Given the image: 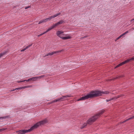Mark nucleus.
Masks as SVG:
<instances>
[{
  "label": "nucleus",
  "mask_w": 134,
  "mask_h": 134,
  "mask_svg": "<svg viewBox=\"0 0 134 134\" xmlns=\"http://www.w3.org/2000/svg\"><path fill=\"white\" fill-rule=\"evenodd\" d=\"M109 92L107 91H97L96 92H91L85 96L82 97L78 100L77 101L84 100L89 98L99 96L103 94H108Z\"/></svg>",
  "instance_id": "nucleus-1"
},
{
  "label": "nucleus",
  "mask_w": 134,
  "mask_h": 134,
  "mask_svg": "<svg viewBox=\"0 0 134 134\" xmlns=\"http://www.w3.org/2000/svg\"><path fill=\"white\" fill-rule=\"evenodd\" d=\"M87 37V36H85L84 37H81V38H86Z\"/></svg>",
  "instance_id": "nucleus-26"
},
{
  "label": "nucleus",
  "mask_w": 134,
  "mask_h": 134,
  "mask_svg": "<svg viewBox=\"0 0 134 134\" xmlns=\"http://www.w3.org/2000/svg\"><path fill=\"white\" fill-rule=\"evenodd\" d=\"M63 32L61 31H58L57 32V35L58 36H59L60 38V37H61L60 36V35L61 34H63Z\"/></svg>",
  "instance_id": "nucleus-10"
},
{
  "label": "nucleus",
  "mask_w": 134,
  "mask_h": 134,
  "mask_svg": "<svg viewBox=\"0 0 134 134\" xmlns=\"http://www.w3.org/2000/svg\"><path fill=\"white\" fill-rule=\"evenodd\" d=\"M70 95H66L64 96H63L62 97L56 99V101H63L65 100V99L67 97H71Z\"/></svg>",
  "instance_id": "nucleus-6"
},
{
  "label": "nucleus",
  "mask_w": 134,
  "mask_h": 134,
  "mask_svg": "<svg viewBox=\"0 0 134 134\" xmlns=\"http://www.w3.org/2000/svg\"><path fill=\"white\" fill-rule=\"evenodd\" d=\"M18 82V83H20V82H23V81H17V82Z\"/></svg>",
  "instance_id": "nucleus-34"
},
{
  "label": "nucleus",
  "mask_w": 134,
  "mask_h": 134,
  "mask_svg": "<svg viewBox=\"0 0 134 134\" xmlns=\"http://www.w3.org/2000/svg\"><path fill=\"white\" fill-rule=\"evenodd\" d=\"M87 124L84 123L82 125L81 127V129H82L83 128H84L87 125Z\"/></svg>",
  "instance_id": "nucleus-17"
},
{
  "label": "nucleus",
  "mask_w": 134,
  "mask_h": 134,
  "mask_svg": "<svg viewBox=\"0 0 134 134\" xmlns=\"http://www.w3.org/2000/svg\"><path fill=\"white\" fill-rule=\"evenodd\" d=\"M132 29H133V30H134V27L132 28Z\"/></svg>",
  "instance_id": "nucleus-39"
},
{
  "label": "nucleus",
  "mask_w": 134,
  "mask_h": 134,
  "mask_svg": "<svg viewBox=\"0 0 134 134\" xmlns=\"http://www.w3.org/2000/svg\"><path fill=\"white\" fill-rule=\"evenodd\" d=\"M106 100L107 102H108L109 101V100L108 99H106Z\"/></svg>",
  "instance_id": "nucleus-37"
},
{
  "label": "nucleus",
  "mask_w": 134,
  "mask_h": 134,
  "mask_svg": "<svg viewBox=\"0 0 134 134\" xmlns=\"http://www.w3.org/2000/svg\"><path fill=\"white\" fill-rule=\"evenodd\" d=\"M121 77V76H118V77H116L114 79H118V78H119L120 77Z\"/></svg>",
  "instance_id": "nucleus-28"
},
{
  "label": "nucleus",
  "mask_w": 134,
  "mask_h": 134,
  "mask_svg": "<svg viewBox=\"0 0 134 134\" xmlns=\"http://www.w3.org/2000/svg\"><path fill=\"white\" fill-rule=\"evenodd\" d=\"M128 32V31H126L125 32L123 33L122 34L123 36H124Z\"/></svg>",
  "instance_id": "nucleus-23"
},
{
  "label": "nucleus",
  "mask_w": 134,
  "mask_h": 134,
  "mask_svg": "<svg viewBox=\"0 0 134 134\" xmlns=\"http://www.w3.org/2000/svg\"><path fill=\"white\" fill-rule=\"evenodd\" d=\"M26 49H25V48L22 49L21 51V52H23L24 51H25V50H26Z\"/></svg>",
  "instance_id": "nucleus-29"
},
{
  "label": "nucleus",
  "mask_w": 134,
  "mask_h": 134,
  "mask_svg": "<svg viewBox=\"0 0 134 134\" xmlns=\"http://www.w3.org/2000/svg\"><path fill=\"white\" fill-rule=\"evenodd\" d=\"M31 80H32V79L31 78H30V79H29L27 80V81H30Z\"/></svg>",
  "instance_id": "nucleus-30"
},
{
  "label": "nucleus",
  "mask_w": 134,
  "mask_h": 134,
  "mask_svg": "<svg viewBox=\"0 0 134 134\" xmlns=\"http://www.w3.org/2000/svg\"><path fill=\"white\" fill-rule=\"evenodd\" d=\"M25 7V9H27L28 8H29V7Z\"/></svg>",
  "instance_id": "nucleus-36"
},
{
  "label": "nucleus",
  "mask_w": 134,
  "mask_h": 134,
  "mask_svg": "<svg viewBox=\"0 0 134 134\" xmlns=\"http://www.w3.org/2000/svg\"><path fill=\"white\" fill-rule=\"evenodd\" d=\"M134 60V56L131 58L127 59V60H126V61H127V63H128L130 61H132Z\"/></svg>",
  "instance_id": "nucleus-13"
},
{
  "label": "nucleus",
  "mask_w": 134,
  "mask_h": 134,
  "mask_svg": "<svg viewBox=\"0 0 134 134\" xmlns=\"http://www.w3.org/2000/svg\"><path fill=\"white\" fill-rule=\"evenodd\" d=\"M127 63V62L126 61V60H125V61L122 62L121 63L119 64H118V65L116 66L115 67V68H117L118 67H119L120 66H121L122 65Z\"/></svg>",
  "instance_id": "nucleus-9"
},
{
  "label": "nucleus",
  "mask_w": 134,
  "mask_h": 134,
  "mask_svg": "<svg viewBox=\"0 0 134 134\" xmlns=\"http://www.w3.org/2000/svg\"><path fill=\"white\" fill-rule=\"evenodd\" d=\"M64 22V21L63 20H61L59 22L55 23L54 24H53L54 27H56L59 24H62Z\"/></svg>",
  "instance_id": "nucleus-8"
},
{
  "label": "nucleus",
  "mask_w": 134,
  "mask_h": 134,
  "mask_svg": "<svg viewBox=\"0 0 134 134\" xmlns=\"http://www.w3.org/2000/svg\"><path fill=\"white\" fill-rule=\"evenodd\" d=\"M63 51L62 50H61L60 51H55L51 53H49L47 54H46L45 55V56L44 57H45L46 56H49V55H52L54 54H57L58 53H59L60 52H61Z\"/></svg>",
  "instance_id": "nucleus-5"
},
{
  "label": "nucleus",
  "mask_w": 134,
  "mask_h": 134,
  "mask_svg": "<svg viewBox=\"0 0 134 134\" xmlns=\"http://www.w3.org/2000/svg\"><path fill=\"white\" fill-rule=\"evenodd\" d=\"M25 81H27V80H26L22 81H23V82H24Z\"/></svg>",
  "instance_id": "nucleus-35"
},
{
  "label": "nucleus",
  "mask_w": 134,
  "mask_h": 134,
  "mask_svg": "<svg viewBox=\"0 0 134 134\" xmlns=\"http://www.w3.org/2000/svg\"><path fill=\"white\" fill-rule=\"evenodd\" d=\"M104 110H102L96 115L91 118L88 120L87 124L89 125L92 124L101 115H102L104 113Z\"/></svg>",
  "instance_id": "nucleus-3"
},
{
  "label": "nucleus",
  "mask_w": 134,
  "mask_h": 134,
  "mask_svg": "<svg viewBox=\"0 0 134 134\" xmlns=\"http://www.w3.org/2000/svg\"><path fill=\"white\" fill-rule=\"evenodd\" d=\"M47 122V120H44L38 122L35 124L30 129L28 130H21L16 131V132L18 134H24L26 133L31 131L32 130L37 128L40 126L43 125Z\"/></svg>",
  "instance_id": "nucleus-2"
},
{
  "label": "nucleus",
  "mask_w": 134,
  "mask_h": 134,
  "mask_svg": "<svg viewBox=\"0 0 134 134\" xmlns=\"http://www.w3.org/2000/svg\"><path fill=\"white\" fill-rule=\"evenodd\" d=\"M5 129H4V128L0 129V132L4 130Z\"/></svg>",
  "instance_id": "nucleus-24"
},
{
  "label": "nucleus",
  "mask_w": 134,
  "mask_h": 134,
  "mask_svg": "<svg viewBox=\"0 0 134 134\" xmlns=\"http://www.w3.org/2000/svg\"><path fill=\"white\" fill-rule=\"evenodd\" d=\"M26 88H30L32 87L31 86H26Z\"/></svg>",
  "instance_id": "nucleus-25"
},
{
  "label": "nucleus",
  "mask_w": 134,
  "mask_h": 134,
  "mask_svg": "<svg viewBox=\"0 0 134 134\" xmlns=\"http://www.w3.org/2000/svg\"><path fill=\"white\" fill-rule=\"evenodd\" d=\"M45 34V33L44 32L43 33L41 34H40L39 35H38V37H40V36H41L42 35H43V34Z\"/></svg>",
  "instance_id": "nucleus-22"
},
{
  "label": "nucleus",
  "mask_w": 134,
  "mask_h": 134,
  "mask_svg": "<svg viewBox=\"0 0 134 134\" xmlns=\"http://www.w3.org/2000/svg\"><path fill=\"white\" fill-rule=\"evenodd\" d=\"M60 38H62L63 40H66L70 38V36H67L64 37H60Z\"/></svg>",
  "instance_id": "nucleus-14"
},
{
  "label": "nucleus",
  "mask_w": 134,
  "mask_h": 134,
  "mask_svg": "<svg viewBox=\"0 0 134 134\" xmlns=\"http://www.w3.org/2000/svg\"><path fill=\"white\" fill-rule=\"evenodd\" d=\"M55 28V27H54L53 25L51 27H50V28H49V29H48L46 31L44 32L46 34L49 31H50L53 29Z\"/></svg>",
  "instance_id": "nucleus-12"
},
{
  "label": "nucleus",
  "mask_w": 134,
  "mask_h": 134,
  "mask_svg": "<svg viewBox=\"0 0 134 134\" xmlns=\"http://www.w3.org/2000/svg\"><path fill=\"white\" fill-rule=\"evenodd\" d=\"M134 119V115L133 116H132V117H131L128 118V119H127L126 120L124 121H123L120 122V123H124V122H125L126 121H128V120H130L132 119Z\"/></svg>",
  "instance_id": "nucleus-11"
},
{
  "label": "nucleus",
  "mask_w": 134,
  "mask_h": 134,
  "mask_svg": "<svg viewBox=\"0 0 134 134\" xmlns=\"http://www.w3.org/2000/svg\"><path fill=\"white\" fill-rule=\"evenodd\" d=\"M9 117V116H3V117H0V119H4L7 118H8Z\"/></svg>",
  "instance_id": "nucleus-15"
},
{
  "label": "nucleus",
  "mask_w": 134,
  "mask_h": 134,
  "mask_svg": "<svg viewBox=\"0 0 134 134\" xmlns=\"http://www.w3.org/2000/svg\"><path fill=\"white\" fill-rule=\"evenodd\" d=\"M114 99V97L112 98H110L108 100H109V101H110L111 100L113 99Z\"/></svg>",
  "instance_id": "nucleus-31"
},
{
  "label": "nucleus",
  "mask_w": 134,
  "mask_h": 134,
  "mask_svg": "<svg viewBox=\"0 0 134 134\" xmlns=\"http://www.w3.org/2000/svg\"><path fill=\"white\" fill-rule=\"evenodd\" d=\"M124 36L122 34L120 36H119V37H118V38H117L115 40V41H117L118 40L120 39L121 38H122V37L123 36Z\"/></svg>",
  "instance_id": "nucleus-16"
},
{
  "label": "nucleus",
  "mask_w": 134,
  "mask_h": 134,
  "mask_svg": "<svg viewBox=\"0 0 134 134\" xmlns=\"http://www.w3.org/2000/svg\"><path fill=\"white\" fill-rule=\"evenodd\" d=\"M123 96V95H122V94H121V95H118L117 96H116L115 97H114V99H117L118 98H119L120 97H122Z\"/></svg>",
  "instance_id": "nucleus-19"
},
{
  "label": "nucleus",
  "mask_w": 134,
  "mask_h": 134,
  "mask_svg": "<svg viewBox=\"0 0 134 134\" xmlns=\"http://www.w3.org/2000/svg\"><path fill=\"white\" fill-rule=\"evenodd\" d=\"M16 88L15 89H13V90H11L10 91H14L16 90H17V89H16Z\"/></svg>",
  "instance_id": "nucleus-33"
},
{
  "label": "nucleus",
  "mask_w": 134,
  "mask_h": 134,
  "mask_svg": "<svg viewBox=\"0 0 134 134\" xmlns=\"http://www.w3.org/2000/svg\"><path fill=\"white\" fill-rule=\"evenodd\" d=\"M32 45V44H30V45H29L27 46L26 47H25V49H27L29 48V47H30Z\"/></svg>",
  "instance_id": "nucleus-20"
},
{
  "label": "nucleus",
  "mask_w": 134,
  "mask_h": 134,
  "mask_svg": "<svg viewBox=\"0 0 134 134\" xmlns=\"http://www.w3.org/2000/svg\"><path fill=\"white\" fill-rule=\"evenodd\" d=\"M25 88H26V86H24L23 87H21L19 88H16V89L17 90H19V89H21L23 88V89H25Z\"/></svg>",
  "instance_id": "nucleus-18"
},
{
  "label": "nucleus",
  "mask_w": 134,
  "mask_h": 134,
  "mask_svg": "<svg viewBox=\"0 0 134 134\" xmlns=\"http://www.w3.org/2000/svg\"><path fill=\"white\" fill-rule=\"evenodd\" d=\"M56 99L55 100H53L51 102V103H54V102H57V101H56Z\"/></svg>",
  "instance_id": "nucleus-27"
},
{
  "label": "nucleus",
  "mask_w": 134,
  "mask_h": 134,
  "mask_svg": "<svg viewBox=\"0 0 134 134\" xmlns=\"http://www.w3.org/2000/svg\"><path fill=\"white\" fill-rule=\"evenodd\" d=\"M133 20H134V18L132 20H131V22H132L133 21Z\"/></svg>",
  "instance_id": "nucleus-38"
},
{
  "label": "nucleus",
  "mask_w": 134,
  "mask_h": 134,
  "mask_svg": "<svg viewBox=\"0 0 134 134\" xmlns=\"http://www.w3.org/2000/svg\"><path fill=\"white\" fill-rule=\"evenodd\" d=\"M5 53H1L0 54V58L2 56L4 55Z\"/></svg>",
  "instance_id": "nucleus-21"
},
{
  "label": "nucleus",
  "mask_w": 134,
  "mask_h": 134,
  "mask_svg": "<svg viewBox=\"0 0 134 134\" xmlns=\"http://www.w3.org/2000/svg\"><path fill=\"white\" fill-rule=\"evenodd\" d=\"M44 75H42L40 76H36L31 78L32 80L33 81H36L37 79H40L44 77Z\"/></svg>",
  "instance_id": "nucleus-7"
},
{
  "label": "nucleus",
  "mask_w": 134,
  "mask_h": 134,
  "mask_svg": "<svg viewBox=\"0 0 134 134\" xmlns=\"http://www.w3.org/2000/svg\"><path fill=\"white\" fill-rule=\"evenodd\" d=\"M114 99V97L112 98H110L108 100H109V101H110L111 100L113 99Z\"/></svg>",
  "instance_id": "nucleus-32"
},
{
  "label": "nucleus",
  "mask_w": 134,
  "mask_h": 134,
  "mask_svg": "<svg viewBox=\"0 0 134 134\" xmlns=\"http://www.w3.org/2000/svg\"><path fill=\"white\" fill-rule=\"evenodd\" d=\"M60 13H58L56 14H55L53 16H52L49 18H46L45 19H42L39 21L38 24H40L42 23H45L48 21H50L52 19H53L57 17L59 15H60Z\"/></svg>",
  "instance_id": "nucleus-4"
}]
</instances>
